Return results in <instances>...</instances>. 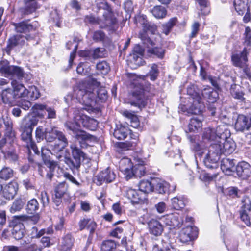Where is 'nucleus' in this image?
<instances>
[{
	"label": "nucleus",
	"mask_w": 251,
	"mask_h": 251,
	"mask_svg": "<svg viewBox=\"0 0 251 251\" xmlns=\"http://www.w3.org/2000/svg\"><path fill=\"white\" fill-rule=\"evenodd\" d=\"M13 170L10 167L4 166L0 171V178L7 180L13 176Z\"/></svg>",
	"instance_id": "44"
},
{
	"label": "nucleus",
	"mask_w": 251,
	"mask_h": 251,
	"mask_svg": "<svg viewBox=\"0 0 251 251\" xmlns=\"http://www.w3.org/2000/svg\"><path fill=\"white\" fill-rule=\"evenodd\" d=\"M24 122H25V128H31L32 131L33 127L37 125L38 120L35 116H29L24 119Z\"/></svg>",
	"instance_id": "45"
},
{
	"label": "nucleus",
	"mask_w": 251,
	"mask_h": 251,
	"mask_svg": "<svg viewBox=\"0 0 251 251\" xmlns=\"http://www.w3.org/2000/svg\"><path fill=\"white\" fill-rule=\"evenodd\" d=\"M164 221L166 225H168L173 228H179L183 224V220L178 214L168 215L164 219Z\"/></svg>",
	"instance_id": "23"
},
{
	"label": "nucleus",
	"mask_w": 251,
	"mask_h": 251,
	"mask_svg": "<svg viewBox=\"0 0 251 251\" xmlns=\"http://www.w3.org/2000/svg\"><path fill=\"white\" fill-rule=\"evenodd\" d=\"M13 122L11 118L8 116H1L0 118V129L4 132V136L8 138L10 142H14L15 134L13 128Z\"/></svg>",
	"instance_id": "12"
},
{
	"label": "nucleus",
	"mask_w": 251,
	"mask_h": 251,
	"mask_svg": "<svg viewBox=\"0 0 251 251\" xmlns=\"http://www.w3.org/2000/svg\"><path fill=\"white\" fill-rule=\"evenodd\" d=\"M71 154L73 159L70 157L64 158V162L71 169L79 168L81 161L86 157V154L78 147L76 143H73L70 145Z\"/></svg>",
	"instance_id": "6"
},
{
	"label": "nucleus",
	"mask_w": 251,
	"mask_h": 251,
	"mask_svg": "<svg viewBox=\"0 0 251 251\" xmlns=\"http://www.w3.org/2000/svg\"><path fill=\"white\" fill-rule=\"evenodd\" d=\"M116 247V244L113 240L104 241L101 244V250L103 251H113Z\"/></svg>",
	"instance_id": "48"
},
{
	"label": "nucleus",
	"mask_w": 251,
	"mask_h": 251,
	"mask_svg": "<svg viewBox=\"0 0 251 251\" xmlns=\"http://www.w3.org/2000/svg\"><path fill=\"white\" fill-rule=\"evenodd\" d=\"M127 196L133 203H138L142 201L141 192L132 189H129L127 191Z\"/></svg>",
	"instance_id": "37"
},
{
	"label": "nucleus",
	"mask_w": 251,
	"mask_h": 251,
	"mask_svg": "<svg viewBox=\"0 0 251 251\" xmlns=\"http://www.w3.org/2000/svg\"><path fill=\"white\" fill-rule=\"evenodd\" d=\"M217 175L214 174L213 175H210L209 173L205 172H202L199 176L200 178L202 181H211L217 177Z\"/></svg>",
	"instance_id": "60"
},
{
	"label": "nucleus",
	"mask_w": 251,
	"mask_h": 251,
	"mask_svg": "<svg viewBox=\"0 0 251 251\" xmlns=\"http://www.w3.org/2000/svg\"><path fill=\"white\" fill-rule=\"evenodd\" d=\"M159 75V70L158 66L156 64H153L151 65V70L149 73V75L150 77V79L154 81L156 79Z\"/></svg>",
	"instance_id": "54"
},
{
	"label": "nucleus",
	"mask_w": 251,
	"mask_h": 251,
	"mask_svg": "<svg viewBox=\"0 0 251 251\" xmlns=\"http://www.w3.org/2000/svg\"><path fill=\"white\" fill-rule=\"evenodd\" d=\"M39 208V204L35 199L29 201L27 203L26 210L27 213L30 214H34Z\"/></svg>",
	"instance_id": "42"
},
{
	"label": "nucleus",
	"mask_w": 251,
	"mask_h": 251,
	"mask_svg": "<svg viewBox=\"0 0 251 251\" xmlns=\"http://www.w3.org/2000/svg\"><path fill=\"white\" fill-rule=\"evenodd\" d=\"M154 186L151 183L147 180H142L139 184V189L140 192L148 193L152 192Z\"/></svg>",
	"instance_id": "43"
},
{
	"label": "nucleus",
	"mask_w": 251,
	"mask_h": 251,
	"mask_svg": "<svg viewBox=\"0 0 251 251\" xmlns=\"http://www.w3.org/2000/svg\"><path fill=\"white\" fill-rule=\"evenodd\" d=\"M128 130L126 127L120 126L114 130L113 135L118 140H124L127 136Z\"/></svg>",
	"instance_id": "40"
},
{
	"label": "nucleus",
	"mask_w": 251,
	"mask_h": 251,
	"mask_svg": "<svg viewBox=\"0 0 251 251\" xmlns=\"http://www.w3.org/2000/svg\"><path fill=\"white\" fill-rule=\"evenodd\" d=\"M199 5L201 7V10L202 14L206 15L209 12V10L206 8L207 2L206 0H196Z\"/></svg>",
	"instance_id": "59"
},
{
	"label": "nucleus",
	"mask_w": 251,
	"mask_h": 251,
	"mask_svg": "<svg viewBox=\"0 0 251 251\" xmlns=\"http://www.w3.org/2000/svg\"><path fill=\"white\" fill-rule=\"evenodd\" d=\"M227 132L224 126H218L215 129L207 128L205 129L203 138L215 142L209 146L208 152L203 160L207 168H217L221 155L230 154L235 150V144L232 140L227 139Z\"/></svg>",
	"instance_id": "1"
},
{
	"label": "nucleus",
	"mask_w": 251,
	"mask_h": 251,
	"mask_svg": "<svg viewBox=\"0 0 251 251\" xmlns=\"http://www.w3.org/2000/svg\"><path fill=\"white\" fill-rule=\"evenodd\" d=\"M198 232L197 227L187 226L183 228L179 233V239L182 243H187L197 238Z\"/></svg>",
	"instance_id": "15"
},
{
	"label": "nucleus",
	"mask_w": 251,
	"mask_h": 251,
	"mask_svg": "<svg viewBox=\"0 0 251 251\" xmlns=\"http://www.w3.org/2000/svg\"><path fill=\"white\" fill-rule=\"evenodd\" d=\"M237 175L242 179H247L251 175V166L245 161L238 164L236 168Z\"/></svg>",
	"instance_id": "20"
},
{
	"label": "nucleus",
	"mask_w": 251,
	"mask_h": 251,
	"mask_svg": "<svg viewBox=\"0 0 251 251\" xmlns=\"http://www.w3.org/2000/svg\"><path fill=\"white\" fill-rule=\"evenodd\" d=\"M176 18L170 19L167 23L162 25V32L166 35H168L172 30V28L176 25L177 23Z\"/></svg>",
	"instance_id": "41"
},
{
	"label": "nucleus",
	"mask_w": 251,
	"mask_h": 251,
	"mask_svg": "<svg viewBox=\"0 0 251 251\" xmlns=\"http://www.w3.org/2000/svg\"><path fill=\"white\" fill-rule=\"evenodd\" d=\"M200 26V25L197 22H195L191 26L192 31L190 35V38H193L197 35L199 31Z\"/></svg>",
	"instance_id": "63"
},
{
	"label": "nucleus",
	"mask_w": 251,
	"mask_h": 251,
	"mask_svg": "<svg viewBox=\"0 0 251 251\" xmlns=\"http://www.w3.org/2000/svg\"><path fill=\"white\" fill-rule=\"evenodd\" d=\"M137 162H138V164H136L133 168V176L140 177L145 174V169L144 166L145 162L139 158L137 159Z\"/></svg>",
	"instance_id": "33"
},
{
	"label": "nucleus",
	"mask_w": 251,
	"mask_h": 251,
	"mask_svg": "<svg viewBox=\"0 0 251 251\" xmlns=\"http://www.w3.org/2000/svg\"><path fill=\"white\" fill-rule=\"evenodd\" d=\"M235 163L233 159L229 158H223L221 161V168L223 172L228 175L233 171Z\"/></svg>",
	"instance_id": "29"
},
{
	"label": "nucleus",
	"mask_w": 251,
	"mask_h": 251,
	"mask_svg": "<svg viewBox=\"0 0 251 251\" xmlns=\"http://www.w3.org/2000/svg\"><path fill=\"white\" fill-rule=\"evenodd\" d=\"M136 22L142 25L143 29V31H141L139 33V38L144 42V43H145L146 41H150V40L147 35L146 32L149 31L152 34H154L156 31V26L153 24L149 23L147 20L146 16L144 15L138 16L136 19Z\"/></svg>",
	"instance_id": "9"
},
{
	"label": "nucleus",
	"mask_w": 251,
	"mask_h": 251,
	"mask_svg": "<svg viewBox=\"0 0 251 251\" xmlns=\"http://www.w3.org/2000/svg\"><path fill=\"white\" fill-rule=\"evenodd\" d=\"M239 86H237L236 84L232 85L230 88V93L235 99L243 100L244 99V93L239 89Z\"/></svg>",
	"instance_id": "47"
},
{
	"label": "nucleus",
	"mask_w": 251,
	"mask_h": 251,
	"mask_svg": "<svg viewBox=\"0 0 251 251\" xmlns=\"http://www.w3.org/2000/svg\"><path fill=\"white\" fill-rule=\"evenodd\" d=\"M241 206L240 211L250 212L251 210V201L247 196H244L241 200Z\"/></svg>",
	"instance_id": "50"
},
{
	"label": "nucleus",
	"mask_w": 251,
	"mask_h": 251,
	"mask_svg": "<svg viewBox=\"0 0 251 251\" xmlns=\"http://www.w3.org/2000/svg\"><path fill=\"white\" fill-rule=\"evenodd\" d=\"M25 234V226L22 223L15 224L12 230V234L16 240L21 239Z\"/></svg>",
	"instance_id": "26"
},
{
	"label": "nucleus",
	"mask_w": 251,
	"mask_h": 251,
	"mask_svg": "<svg viewBox=\"0 0 251 251\" xmlns=\"http://www.w3.org/2000/svg\"><path fill=\"white\" fill-rule=\"evenodd\" d=\"M0 74L4 76H13L21 79L24 77L25 72L21 67L10 65L7 60H3L0 62Z\"/></svg>",
	"instance_id": "8"
},
{
	"label": "nucleus",
	"mask_w": 251,
	"mask_h": 251,
	"mask_svg": "<svg viewBox=\"0 0 251 251\" xmlns=\"http://www.w3.org/2000/svg\"><path fill=\"white\" fill-rule=\"evenodd\" d=\"M26 201L25 199L19 198L16 199L13 202L10 211L12 213L20 211L25 204Z\"/></svg>",
	"instance_id": "39"
},
{
	"label": "nucleus",
	"mask_w": 251,
	"mask_h": 251,
	"mask_svg": "<svg viewBox=\"0 0 251 251\" xmlns=\"http://www.w3.org/2000/svg\"><path fill=\"white\" fill-rule=\"evenodd\" d=\"M169 184L165 181H161L156 184V190L160 194H164L168 191Z\"/></svg>",
	"instance_id": "52"
},
{
	"label": "nucleus",
	"mask_w": 251,
	"mask_h": 251,
	"mask_svg": "<svg viewBox=\"0 0 251 251\" xmlns=\"http://www.w3.org/2000/svg\"><path fill=\"white\" fill-rule=\"evenodd\" d=\"M97 69L102 74H107L110 71V66L107 62L102 61L99 62L96 65Z\"/></svg>",
	"instance_id": "51"
},
{
	"label": "nucleus",
	"mask_w": 251,
	"mask_h": 251,
	"mask_svg": "<svg viewBox=\"0 0 251 251\" xmlns=\"http://www.w3.org/2000/svg\"><path fill=\"white\" fill-rule=\"evenodd\" d=\"M119 169L126 180L133 176V165L130 159L127 157L122 158L119 162Z\"/></svg>",
	"instance_id": "16"
},
{
	"label": "nucleus",
	"mask_w": 251,
	"mask_h": 251,
	"mask_svg": "<svg viewBox=\"0 0 251 251\" xmlns=\"http://www.w3.org/2000/svg\"><path fill=\"white\" fill-rule=\"evenodd\" d=\"M10 84L11 87L2 88L0 95L2 102L12 107L17 104L16 100L18 99L22 98L25 95V89L23 87V84L16 80H12Z\"/></svg>",
	"instance_id": "4"
},
{
	"label": "nucleus",
	"mask_w": 251,
	"mask_h": 251,
	"mask_svg": "<svg viewBox=\"0 0 251 251\" xmlns=\"http://www.w3.org/2000/svg\"><path fill=\"white\" fill-rule=\"evenodd\" d=\"M149 232L154 236L160 235L163 231V226L158 221L152 219L148 223Z\"/></svg>",
	"instance_id": "22"
},
{
	"label": "nucleus",
	"mask_w": 251,
	"mask_h": 251,
	"mask_svg": "<svg viewBox=\"0 0 251 251\" xmlns=\"http://www.w3.org/2000/svg\"><path fill=\"white\" fill-rule=\"evenodd\" d=\"M187 94L193 99L192 105L189 108L190 113L198 115L201 114L204 108L203 102L201 101L200 95L196 91V87L191 85L187 87Z\"/></svg>",
	"instance_id": "7"
},
{
	"label": "nucleus",
	"mask_w": 251,
	"mask_h": 251,
	"mask_svg": "<svg viewBox=\"0 0 251 251\" xmlns=\"http://www.w3.org/2000/svg\"><path fill=\"white\" fill-rule=\"evenodd\" d=\"M35 137L38 142L43 141L44 139L47 142H51L57 138L62 142V148H65L68 145V140L64 134L58 131L55 127L52 126L46 128L39 126L35 131Z\"/></svg>",
	"instance_id": "5"
},
{
	"label": "nucleus",
	"mask_w": 251,
	"mask_h": 251,
	"mask_svg": "<svg viewBox=\"0 0 251 251\" xmlns=\"http://www.w3.org/2000/svg\"><path fill=\"white\" fill-rule=\"evenodd\" d=\"M18 189V184L15 181H11L7 184L3 188V196L7 200L14 198Z\"/></svg>",
	"instance_id": "21"
},
{
	"label": "nucleus",
	"mask_w": 251,
	"mask_h": 251,
	"mask_svg": "<svg viewBox=\"0 0 251 251\" xmlns=\"http://www.w3.org/2000/svg\"><path fill=\"white\" fill-rule=\"evenodd\" d=\"M202 126V120L199 117H193L190 120L188 125V128L189 132H195Z\"/></svg>",
	"instance_id": "34"
},
{
	"label": "nucleus",
	"mask_w": 251,
	"mask_h": 251,
	"mask_svg": "<svg viewBox=\"0 0 251 251\" xmlns=\"http://www.w3.org/2000/svg\"><path fill=\"white\" fill-rule=\"evenodd\" d=\"M107 10L103 13V16L105 21V26H110L115 24L117 22L116 18L114 17L111 9L107 5Z\"/></svg>",
	"instance_id": "31"
},
{
	"label": "nucleus",
	"mask_w": 251,
	"mask_h": 251,
	"mask_svg": "<svg viewBox=\"0 0 251 251\" xmlns=\"http://www.w3.org/2000/svg\"><path fill=\"white\" fill-rule=\"evenodd\" d=\"M75 239L71 234L64 236L60 243L59 248L61 251H68L74 245Z\"/></svg>",
	"instance_id": "24"
},
{
	"label": "nucleus",
	"mask_w": 251,
	"mask_h": 251,
	"mask_svg": "<svg viewBox=\"0 0 251 251\" xmlns=\"http://www.w3.org/2000/svg\"><path fill=\"white\" fill-rule=\"evenodd\" d=\"M44 164L48 168L46 177L50 180H51L54 176V171L57 167V164L54 161L51 160L45 161Z\"/></svg>",
	"instance_id": "38"
},
{
	"label": "nucleus",
	"mask_w": 251,
	"mask_h": 251,
	"mask_svg": "<svg viewBox=\"0 0 251 251\" xmlns=\"http://www.w3.org/2000/svg\"><path fill=\"white\" fill-rule=\"evenodd\" d=\"M37 0H23L24 6L19 11L22 16L30 15L34 12L38 8Z\"/></svg>",
	"instance_id": "18"
},
{
	"label": "nucleus",
	"mask_w": 251,
	"mask_h": 251,
	"mask_svg": "<svg viewBox=\"0 0 251 251\" xmlns=\"http://www.w3.org/2000/svg\"><path fill=\"white\" fill-rule=\"evenodd\" d=\"M129 103L140 109L144 107L147 103V99L145 97L144 90L139 89L134 91L130 96Z\"/></svg>",
	"instance_id": "14"
},
{
	"label": "nucleus",
	"mask_w": 251,
	"mask_h": 251,
	"mask_svg": "<svg viewBox=\"0 0 251 251\" xmlns=\"http://www.w3.org/2000/svg\"><path fill=\"white\" fill-rule=\"evenodd\" d=\"M172 205L174 209L180 210L184 207L185 201L182 198L174 197L171 199Z\"/></svg>",
	"instance_id": "46"
},
{
	"label": "nucleus",
	"mask_w": 251,
	"mask_h": 251,
	"mask_svg": "<svg viewBox=\"0 0 251 251\" xmlns=\"http://www.w3.org/2000/svg\"><path fill=\"white\" fill-rule=\"evenodd\" d=\"M44 110L48 112V118L54 119L56 118V111L54 108L47 106L41 104H36L32 107L33 113L38 117L43 116L42 111Z\"/></svg>",
	"instance_id": "17"
},
{
	"label": "nucleus",
	"mask_w": 251,
	"mask_h": 251,
	"mask_svg": "<svg viewBox=\"0 0 251 251\" xmlns=\"http://www.w3.org/2000/svg\"><path fill=\"white\" fill-rule=\"evenodd\" d=\"M15 30L18 33H26L34 30L33 26L27 21H22L18 23H13Z\"/></svg>",
	"instance_id": "25"
},
{
	"label": "nucleus",
	"mask_w": 251,
	"mask_h": 251,
	"mask_svg": "<svg viewBox=\"0 0 251 251\" xmlns=\"http://www.w3.org/2000/svg\"><path fill=\"white\" fill-rule=\"evenodd\" d=\"M68 186L65 182H61L57 185L54 188V195L55 197H63L65 196L69 197Z\"/></svg>",
	"instance_id": "28"
},
{
	"label": "nucleus",
	"mask_w": 251,
	"mask_h": 251,
	"mask_svg": "<svg viewBox=\"0 0 251 251\" xmlns=\"http://www.w3.org/2000/svg\"><path fill=\"white\" fill-rule=\"evenodd\" d=\"M85 85V83H83L80 86V89L77 92V95L79 99L81 96L82 101L88 107L85 109L89 111L91 110V105L92 103L97 101L98 100L101 102L105 101L107 98V91L104 88L100 87L99 88L93 89L92 91L91 88L83 89Z\"/></svg>",
	"instance_id": "3"
},
{
	"label": "nucleus",
	"mask_w": 251,
	"mask_h": 251,
	"mask_svg": "<svg viewBox=\"0 0 251 251\" xmlns=\"http://www.w3.org/2000/svg\"><path fill=\"white\" fill-rule=\"evenodd\" d=\"M31 36L29 35L24 36L22 34H15L10 36L7 41V46L4 50L9 54L11 51L15 47H22L25 43V41L29 40Z\"/></svg>",
	"instance_id": "10"
},
{
	"label": "nucleus",
	"mask_w": 251,
	"mask_h": 251,
	"mask_svg": "<svg viewBox=\"0 0 251 251\" xmlns=\"http://www.w3.org/2000/svg\"><path fill=\"white\" fill-rule=\"evenodd\" d=\"M32 132V131L31 128H25L24 130L21 134L22 140L25 142L26 145L33 141Z\"/></svg>",
	"instance_id": "49"
},
{
	"label": "nucleus",
	"mask_w": 251,
	"mask_h": 251,
	"mask_svg": "<svg viewBox=\"0 0 251 251\" xmlns=\"http://www.w3.org/2000/svg\"><path fill=\"white\" fill-rule=\"evenodd\" d=\"M238 2L239 0H235L234 5L236 11L241 14L245 8V4L244 2H240L239 3Z\"/></svg>",
	"instance_id": "62"
},
{
	"label": "nucleus",
	"mask_w": 251,
	"mask_h": 251,
	"mask_svg": "<svg viewBox=\"0 0 251 251\" xmlns=\"http://www.w3.org/2000/svg\"><path fill=\"white\" fill-rule=\"evenodd\" d=\"M116 178V174L109 168L101 171L94 176L93 181L97 185H101L103 183H110Z\"/></svg>",
	"instance_id": "13"
},
{
	"label": "nucleus",
	"mask_w": 251,
	"mask_h": 251,
	"mask_svg": "<svg viewBox=\"0 0 251 251\" xmlns=\"http://www.w3.org/2000/svg\"><path fill=\"white\" fill-rule=\"evenodd\" d=\"M244 36V44L246 46H250L251 44V29L249 27H246Z\"/></svg>",
	"instance_id": "61"
},
{
	"label": "nucleus",
	"mask_w": 251,
	"mask_h": 251,
	"mask_svg": "<svg viewBox=\"0 0 251 251\" xmlns=\"http://www.w3.org/2000/svg\"><path fill=\"white\" fill-rule=\"evenodd\" d=\"M142 56L139 55L138 53H132L128 57V65L133 68H136L141 65H143L144 61L143 60Z\"/></svg>",
	"instance_id": "27"
},
{
	"label": "nucleus",
	"mask_w": 251,
	"mask_h": 251,
	"mask_svg": "<svg viewBox=\"0 0 251 251\" xmlns=\"http://www.w3.org/2000/svg\"><path fill=\"white\" fill-rule=\"evenodd\" d=\"M248 52L246 48H244L242 51L240 53L232 54L231 56L232 61L233 65L237 67L243 68L244 72L247 76H250L251 74L249 72L247 66L248 58L247 54Z\"/></svg>",
	"instance_id": "11"
},
{
	"label": "nucleus",
	"mask_w": 251,
	"mask_h": 251,
	"mask_svg": "<svg viewBox=\"0 0 251 251\" xmlns=\"http://www.w3.org/2000/svg\"><path fill=\"white\" fill-rule=\"evenodd\" d=\"M105 49L98 48L92 51V56L94 59L103 58L105 57Z\"/></svg>",
	"instance_id": "57"
},
{
	"label": "nucleus",
	"mask_w": 251,
	"mask_h": 251,
	"mask_svg": "<svg viewBox=\"0 0 251 251\" xmlns=\"http://www.w3.org/2000/svg\"><path fill=\"white\" fill-rule=\"evenodd\" d=\"M50 19L52 21V22L55 23V25L57 26L60 27V17L56 9H54L53 11L51 12L50 14Z\"/></svg>",
	"instance_id": "58"
},
{
	"label": "nucleus",
	"mask_w": 251,
	"mask_h": 251,
	"mask_svg": "<svg viewBox=\"0 0 251 251\" xmlns=\"http://www.w3.org/2000/svg\"><path fill=\"white\" fill-rule=\"evenodd\" d=\"M150 11L157 19H163L167 15L166 8L160 5L154 6Z\"/></svg>",
	"instance_id": "35"
},
{
	"label": "nucleus",
	"mask_w": 251,
	"mask_h": 251,
	"mask_svg": "<svg viewBox=\"0 0 251 251\" xmlns=\"http://www.w3.org/2000/svg\"><path fill=\"white\" fill-rule=\"evenodd\" d=\"M23 87L25 89L24 96L22 98L27 97L31 100H34L40 96V93L35 86H31L27 89L23 84Z\"/></svg>",
	"instance_id": "30"
},
{
	"label": "nucleus",
	"mask_w": 251,
	"mask_h": 251,
	"mask_svg": "<svg viewBox=\"0 0 251 251\" xmlns=\"http://www.w3.org/2000/svg\"><path fill=\"white\" fill-rule=\"evenodd\" d=\"M80 230H82L87 227L91 233H93L96 227V223L91 219H84L81 220L79 223Z\"/></svg>",
	"instance_id": "36"
},
{
	"label": "nucleus",
	"mask_w": 251,
	"mask_h": 251,
	"mask_svg": "<svg viewBox=\"0 0 251 251\" xmlns=\"http://www.w3.org/2000/svg\"><path fill=\"white\" fill-rule=\"evenodd\" d=\"M202 95L208 99L209 102L211 103L215 102L219 97L218 92L210 88H205L202 92Z\"/></svg>",
	"instance_id": "32"
},
{
	"label": "nucleus",
	"mask_w": 251,
	"mask_h": 251,
	"mask_svg": "<svg viewBox=\"0 0 251 251\" xmlns=\"http://www.w3.org/2000/svg\"><path fill=\"white\" fill-rule=\"evenodd\" d=\"M251 127V120L244 115H239L235 124L236 130L244 131L248 130Z\"/></svg>",
	"instance_id": "19"
},
{
	"label": "nucleus",
	"mask_w": 251,
	"mask_h": 251,
	"mask_svg": "<svg viewBox=\"0 0 251 251\" xmlns=\"http://www.w3.org/2000/svg\"><path fill=\"white\" fill-rule=\"evenodd\" d=\"M90 69L87 67L86 64L83 63H80L76 68V72L78 74L82 75H87L90 74Z\"/></svg>",
	"instance_id": "53"
},
{
	"label": "nucleus",
	"mask_w": 251,
	"mask_h": 251,
	"mask_svg": "<svg viewBox=\"0 0 251 251\" xmlns=\"http://www.w3.org/2000/svg\"><path fill=\"white\" fill-rule=\"evenodd\" d=\"M242 194V191L237 187H232L228 189L227 195L233 198L240 197Z\"/></svg>",
	"instance_id": "55"
},
{
	"label": "nucleus",
	"mask_w": 251,
	"mask_h": 251,
	"mask_svg": "<svg viewBox=\"0 0 251 251\" xmlns=\"http://www.w3.org/2000/svg\"><path fill=\"white\" fill-rule=\"evenodd\" d=\"M247 211H240V215L241 219L245 223L247 226L251 225L250 218Z\"/></svg>",
	"instance_id": "64"
},
{
	"label": "nucleus",
	"mask_w": 251,
	"mask_h": 251,
	"mask_svg": "<svg viewBox=\"0 0 251 251\" xmlns=\"http://www.w3.org/2000/svg\"><path fill=\"white\" fill-rule=\"evenodd\" d=\"M148 52L158 58H162L164 57L165 50L161 48H154L149 49Z\"/></svg>",
	"instance_id": "56"
},
{
	"label": "nucleus",
	"mask_w": 251,
	"mask_h": 251,
	"mask_svg": "<svg viewBox=\"0 0 251 251\" xmlns=\"http://www.w3.org/2000/svg\"><path fill=\"white\" fill-rule=\"evenodd\" d=\"M83 109H75L74 111V122L68 121L65 124L67 129L72 131L73 136L78 142L81 148H86L88 146L87 141L93 140L95 137L80 129V128L81 126L90 128V124H97L95 120L90 118L82 113Z\"/></svg>",
	"instance_id": "2"
}]
</instances>
